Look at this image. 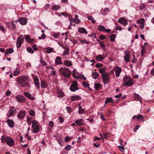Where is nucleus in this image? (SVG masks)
<instances>
[{"label":"nucleus","instance_id":"nucleus-49","mask_svg":"<svg viewBox=\"0 0 154 154\" xmlns=\"http://www.w3.org/2000/svg\"><path fill=\"white\" fill-rule=\"evenodd\" d=\"M60 8V7L59 5H55L52 7V9L54 10H55L58 9Z\"/></svg>","mask_w":154,"mask_h":154},{"label":"nucleus","instance_id":"nucleus-30","mask_svg":"<svg viewBox=\"0 0 154 154\" xmlns=\"http://www.w3.org/2000/svg\"><path fill=\"white\" fill-rule=\"evenodd\" d=\"M14 52V50L12 48H9L6 50L5 52V55L11 54Z\"/></svg>","mask_w":154,"mask_h":154},{"label":"nucleus","instance_id":"nucleus-7","mask_svg":"<svg viewBox=\"0 0 154 154\" xmlns=\"http://www.w3.org/2000/svg\"><path fill=\"white\" fill-rule=\"evenodd\" d=\"M109 75L108 73H106L102 75L103 82L104 84H106L109 81Z\"/></svg>","mask_w":154,"mask_h":154},{"label":"nucleus","instance_id":"nucleus-10","mask_svg":"<svg viewBox=\"0 0 154 154\" xmlns=\"http://www.w3.org/2000/svg\"><path fill=\"white\" fill-rule=\"evenodd\" d=\"M24 40V38L22 36H20L17 38L16 45L18 48H20V47Z\"/></svg>","mask_w":154,"mask_h":154},{"label":"nucleus","instance_id":"nucleus-14","mask_svg":"<svg viewBox=\"0 0 154 154\" xmlns=\"http://www.w3.org/2000/svg\"><path fill=\"white\" fill-rule=\"evenodd\" d=\"M106 57L107 55L105 56L104 54L102 55L100 54L96 56L95 59L97 61L101 62L103 61Z\"/></svg>","mask_w":154,"mask_h":154},{"label":"nucleus","instance_id":"nucleus-63","mask_svg":"<svg viewBox=\"0 0 154 154\" xmlns=\"http://www.w3.org/2000/svg\"><path fill=\"white\" fill-rule=\"evenodd\" d=\"M66 109L67 111V112H69L70 113L72 111V109L71 108L69 107V106H67L66 107Z\"/></svg>","mask_w":154,"mask_h":154},{"label":"nucleus","instance_id":"nucleus-48","mask_svg":"<svg viewBox=\"0 0 154 154\" xmlns=\"http://www.w3.org/2000/svg\"><path fill=\"white\" fill-rule=\"evenodd\" d=\"M40 61L42 65L44 66H45L47 65V63L46 62L42 59V58L41 59Z\"/></svg>","mask_w":154,"mask_h":154},{"label":"nucleus","instance_id":"nucleus-8","mask_svg":"<svg viewBox=\"0 0 154 154\" xmlns=\"http://www.w3.org/2000/svg\"><path fill=\"white\" fill-rule=\"evenodd\" d=\"M26 115L25 110L20 111L17 114L18 118L20 120H22L25 117Z\"/></svg>","mask_w":154,"mask_h":154},{"label":"nucleus","instance_id":"nucleus-45","mask_svg":"<svg viewBox=\"0 0 154 154\" xmlns=\"http://www.w3.org/2000/svg\"><path fill=\"white\" fill-rule=\"evenodd\" d=\"M9 26L13 29L16 28V26L13 21H12L10 23Z\"/></svg>","mask_w":154,"mask_h":154},{"label":"nucleus","instance_id":"nucleus-20","mask_svg":"<svg viewBox=\"0 0 154 154\" xmlns=\"http://www.w3.org/2000/svg\"><path fill=\"white\" fill-rule=\"evenodd\" d=\"M72 76L73 77L76 79H80V76L79 74V73L76 71L75 69H74L72 72Z\"/></svg>","mask_w":154,"mask_h":154},{"label":"nucleus","instance_id":"nucleus-35","mask_svg":"<svg viewBox=\"0 0 154 154\" xmlns=\"http://www.w3.org/2000/svg\"><path fill=\"white\" fill-rule=\"evenodd\" d=\"M99 76V74L98 73L94 72L92 73V78L94 79H97Z\"/></svg>","mask_w":154,"mask_h":154},{"label":"nucleus","instance_id":"nucleus-38","mask_svg":"<svg viewBox=\"0 0 154 154\" xmlns=\"http://www.w3.org/2000/svg\"><path fill=\"white\" fill-rule=\"evenodd\" d=\"M88 20H91V22L93 23H95V20L94 19L93 17L91 16H88L87 17Z\"/></svg>","mask_w":154,"mask_h":154},{"label":"nucleus","instance_id":"nucleus-3","mask_svg":"<svg viewBox=\"0 0 154 154\" xmlns=\"http://www.w3.org/2000/svg\"><path fill=\"white\" fill-rule=\"evenodd\" d=\"M1 141L2 143H6L10 146H12L14 143V140L10 137L2 135L1 137Z\"/></svg>","mask_w":154,"mask_h":154},{"label":"nucleus","instance_id":"nucleus-58","mask_svg":"<svg viewBox=\"0 0 154 154\" xmlns=\"http://www.w3.org/2000/svg\"><path fill=\"white\" fill-rule=\"evenodd\" d=\"M80 42L81 43H86V44H88L89 43V42L86 41L85 39L81 40Z\"/></svg>","mask_w":154,"mask_h":154},{"label":"nucleus","instance_id":"nucleus-13","mask_svg":"<svg viewBox=\"0 0 154 154\" xmlns=\"http://www.w3.org/2000/svg\"><path fill=\"white\" fill-rule=\"evenodd\" d=\"M145 20L144 18H141L137 21V23L140 24V27L141 29L144 28Z\"/></svg>","mask_w":154,"mask_h":154},{"label":"nucleus","instance_id":"nucleus-4","mask_svg":"<svg viewBox=\"0 0 154 154\" xmlns=\"http://www.w3.org/2000/svg\"><path fill=\"white\" fill-rule=\"evenodd\" d=\"M123 80L125 86H131L133 84V80L129 76H124Z\"/></svg>","mask_w":154,"mask_h":154},{"label":"nucleus","instance_id":"nucleus-59","mask_svg":"<svg viewBox=\"0 0 154 154\" xmlns=\"http://www.w3.org/2000/svg\"><path fill=\"white\" fill-rule=\"evenodd\" d=\"M137 61V60L135 58V55H134L133 56V60L131 61L132 63H135Z\"/></svg>","mask_w":154,"mask_h":154},{"label":"nucleus","instance_id":"nucleus-50","mask_svg":"<svg viewBox=\"0 0 154 154\" xmlns=\"http://www.w3.org/2000/svg\"><path fill=\"white\" fill-rule=\"evenodd\" d=\"M71 147V145H68L66 146L65 148V149L67 151H69Z\"/></svg>","mask_w":154,"mask_h":154},{"label":"nucleus","instance_id":"nucleus-33","mask_svg":"<svg viewBox=\"0 0 154 154\" xmlns=\"http://www.w3.org/2000/svg\"><path fill=\"white\" fill-rule=\"evenodd\" d=\"M137 118L139 121L143 122L144 121V119L143 116L142 115H138L137 117Z\"/></svg>","mask_w":154,"mask_h":154},{"label":"nucleus","instance_id":"nucleus-53","mask_svg":"<svg viewBox=\"0 0 154 154\" xmlns=\"http://www.w3.org/2000/svg\"><path fill=\"white\" fill-rule=\"evenodd\" d=\"M58 93L61 97H63L64 96V93L62 91H60Z\"/></svg>","mask_w":154,"mask_h":154},{"label":"nucleus","instance_id":"nucleus-60","mask_svg":"<svg viewBox=\"0 0 154 154\" xmlns=\"http://www.w3.org/2000/svg\"><path fill=\"white\" fill-rule=\"evenodd\" d=\"M0 30L2 31L4 33H5L6 30L5 29L4 27L3 26H0Z\"/></svg>","mask_w":154,"mask_h":154},{"label":"nucleus","instance_id":"nucleus-41","mask_svg":"<svg viewBox=\"0 0 154 154\" xmlns=\"http://www.w3.org/2000/svg\"><path fill=\"white\" fill-rule=\"evenodd\" d=\"M47 86L46 82L43 81H41V86L42 88H45Z\"/></svg>","mask_w":154,"mask_h":154},{"label":"nucleus","instance_id":"nucleus-46","mask_svg":"<svg viewBox=\"0 0 154 154\" xmlns=\"http://www.w3.org/2000/svg\"><path fill=\"white\" fill-rule=\"evenodd\" d=\"M57 142L60 146H62L63 145V140L61 138H59L58 139Z\"/></svg>","mask_w":154,"mask_h":154},{"label":"nucleus","instance_id":"nucleus-21","mask_svg":"<svg viewBox=\"0 0 154 154\" xmlns=\"http://www.w3.org/2000/svg\"><path fill=\"white\" fill-rule=\"evenodd\" d=\"M23 94L27 98L30 99L32 100H34L35 99V97L33 95H32L27 92H24Z\"/></svg>","mask_w":154,"mask_h":154},{"label":"nucleus","instance_id":"nucleus-57","mask_svg":"<svg viewBox=\"0 0 154 154\" xmlns=\"http://www.w3.org/2000/svg\"><path fill=\"white\" fill-rule=\"evenodd\" d=\"M58 119H59V122L60 123H62L63 122L64 119L62 117L60 116H59L58 117Z\"/></svg>","mask_w":154,"mask_h":154},{"label":"nucleus","instance_id":"nucleus-25","mask_svg":"<svg viewBox=\"0 0 154 154\" xmlns=\"http://www.w3.org/2000/svg\"><path fill=\"white\" fill-rule=\"evenodd\" d=\"M64 48V51L63 52V54H62V56L67 55L69 52V48L68 47H65Z\"/></svg>","mask_w":154,"mask_h":154},{"label":"nucleus","instance_id":"nucleus-2","mask_svg":"<svg viewBox=\"0 0 154 154\" xmlns=\"http://www.w3.org/2000/svg\"><path fill=\"white\" fill-rule=\"evenodd\" d=\"M59 73L60 75L66 78H69L70 77L71 72L68 68L62 67L59 69Z\"/></svg>","mask_w":154,"mask_h":154},{"label":"nucleus","instance_id":"nucleus-24","mask_svg":"<svg viewBox=\"0 0 154 154\" xmlns=\"http://www.w3.org/2000/svg\"><path fill=\"white\" fill-rule=\"evenodd\" d=\"M63 64L65 66L69 67L72 65V64L71 61L66 60L63 62Z\"/></svg>","mask_w":154,"mask_h":154},{"label":"nucleus","instance_id":"nucleus-16","mask_svg":"<svg viewBox=\"0 0 154 154\" xmlns=\"http://www.w3.org/2000/svg\"><path fill=\"white\" fill-rule=\"evenodd\" d=\"M125 56L124 57L125 60L126 62L130 61V52L128 51H125L124 52Z\"/></svg>","mask_w":154,"mask_h":154},{"label":"nucleus","instance_id":"nucleus-23","mask_svg":"<svg viewBox=\"0 0 154 154\" xmlns=\"http://www.w3.org/2000/svg\"><path fill=\"white\" fill-rule=\"evenodd\" d=\"M81 98L78 95H74L71 97V100L72 101L79 100L81 99Z\"/></svg>","mask_w":154,"mask_h":154},{"label":"nucleus","instance_id":"nucleus-44","mask_svg":"<svg viewBox=\"0 0 154 154\" xmlns=\"http://www.w3.org/2000/svg\"><path fill=\"white\" fill-rule=\"evenodd\" d=\"M27 51L31 54H33L34 53V51L30 47H28L27 48Z\"/></svg>","mask_w":154,"mask_h":154},{"label":"nucleus","instance_id":"nucleus-5","mask_svg":"<svg viewBox=\"0 0 154 154\" xmlns=\"http://www.w3.org/2000/svg\"><path fill=\"white\" fill-rule=\"evenodd\" d=\"M32 132L36 133H38L39 130V126L38 122L36 120H33L32 122Z\"/></svg>","mask_w":154,"mask_h":154},{"label":"nucleus","instance_id":"nucleus-51","mask_svg":"<svg viewBox=\"0 0 154 154\" xmlns=\"http://www.w3.org/2000/svg\"><path fill=\"white\" fill-rule=\"evenodd\" d=\"M60 35L59 33H54L52 34V36L55 38H57Z\"/></svg>","mask_w":154,"mask_h":154},{"label":"nucleus","instance_id":"nucleus-12","mask_svg":"<svg viewBox=\"0 0 154 154\" xmlns=\"http://www.w3.org/2000/svg\"><path fill=\"white\" fill-rule=\"evenodd\" d=\"M17 21L22 25H26L27 23V19L24 17H21L19 18L18 20L15 21V22H17Z\"/></svg>","mask_w":154,"mask_h":154},{"label":"nucleus","instance_id":"nucleus-17","mask_svg":"<svg viewBox=\"0 0 154 154\" xmlns=\"http://www.w3.org/2000/svg\"><path fill=\"white\" fill-rule=\"evenodd\" d=\"M116 71V75L117 77L119 76L120 74L122 72V69L119 66H117L114 68Z\"/></svg>","mask_w":154,"mask_h":154},{"label":"nucleus","instance_id":"nucleus-34","mask_svg":"<svg viewBox=\"0 0 154 154\" xmlns=\"http://www.w3.org/2000/svg\"><path fill=\"white\" fill-rule=\"evenodd\" d=\"M20 72V69H19L17 68L13 72V74L14 76H16L17 75L19 74Z\"/></svg>","mask_w":154,"mask_h":154},{"label":"nucleus","instance_id":"nucleus-31","mask_svg":"<svg viewBox=\"0 0 154 154\" xmlns=\"http://www.w3.org/2000/svg\"><path fill=\"white\" fill-rule=\"evenodd\" d=\"M83 120L82 119L76 120L75 121L76 124L79 125H83V122L82 121Z\"/></svg>","mask_w":154,"mask_h":154},{"label":"nucleus","instance_id":"nucleus-22","mask_svg":"<svg viewBox=\"0 0 154 154\" xmlns=\"http://www.w3.org/2000/svg\"><path fill=\"white\" fill-rule=\"evenodd\" d=\"M7 122L8 126L11 128H12L14 126V121L11 119H8Z\"/></svg>","mask_w":154,"mask_h":154},{"label":"nucleus","instance_id":"nucleus-55","mask_svg":"<svg viewBox=\"0 0 154 154\" xmlns=\"http://www.w3.org/2000/svg\"><path fill=\"white\" fill-rule=\"evenodd\" d=\"M145 7V5L143 4L140 5L139 6V9L141 11Z\"/></svg>","mask_w":154,"mask_h":154},{"label":"nucleus","instance_id":"nucleus-62","mask_svg":"<svg viewBox=\"0 0 154 154\" xmlns=\"http://www.w3.org/2000/svg\"><path fill=\"white\" fill-rule=\"evenodd\" d=\"M103 65L100 63H98L96 64L95 66L97 68H99L103 66Z\"/></svg>","mask_w":154,"mask_h":154},{"label":"nucleus","instance_id":"nucleus-26","mask_svg":"<svg viewBox=\"0 0 154 154\" xmlns=\"http://www.w3.org/2000/svg\"><path fill=\"white\" fill-rule=\"evenodd\" d=\"M113 100L112 97H108L106 99L105 103L106 104L108 103H113Z\"/></svg>","mask_w":154,"mask_h":154},{"label":"nucleus","instance_id":"nucleus-6","mask_svg":"<svg viewBox=\"0 0 154 154\" xmlns=\"http://www.w3.org/2000/svg\"><path fill=\"white\" fill-rule=\"evenodd\" d=\"M78 82L77 81L73 82L69 88L70 90L72 92H75L79 89L78 87Z\"/></svg>","mask_w":154,"mask_h":154},{"label":"nucleus","instance_id":"nucleus-32","mask_svg":"<svg viewBox=\"0 0 154 154\" xmlns=\"http://www.w3.org/2000/svg\"><path fill=\"white\" fill-rule=\"evenodd\" d=\"M107 69L106 67H105V68H103L101 69H99V71L100 73L102 74V75L103 74L106 73H107L105 72V70Z\"/></svg>","mask_w":154,"mask_h":154},{"label":"nucleus","instance_id":"nucleus-61","mask_svg":"<svg viewBox=\"0 0 154 154\" xmlns=\"http://www.w3.org/2000/svg\"><path fill=\"white\" fill-rule=\"evenodd\" d=\"M61 14H62V15L63 16H70V15L69 14H68L67 13H64V12H61L60 13Z\"/></svg>","mask_w":154,"mask_h":154},{"label":"nucleus","instance_id":"nucleus-40","mask_svg":"<svg viewBox=\"0 0 154 154\" xmlns=\"http://www.w3.org/2000/svg\"><path fill=\"white\" fill-rule=\"evenodd\" d=\"M118 149L121 152H124L125 150L124 146L123 145L121 144V145L119 146H118Z\"/></svg>","mask_w":154,"mask_h":154},{"label":"nucleus","instance_id":"nucleus-54","mask_svg":"<svg viewBox=\"0 0 154 154\" xmlns=\"http://www.w3.org/2000/svg\"><path fill=\"white\" fill-rule=\"evenodd\" d=\"M145 52V50L144 48H142L140 54L141 56H143Z\"/></svg>","mask_w":154,"mask_h":154},{"label":"nucleus","instance_id":"nucleus-19","mask_svg":"<svg viewBox=\"0 0 154 154\" xmlns=\"http://www.w3.org/2000/svg\"><path fill=\"white\" fill-rule=\"evenodd\" d=\"M118 22L124 26H126L128 24V22L123 17L119 18L118 20Z\"/></svg>","mask_w":154,"mask_h":154},{"label":"nucleus","instance_id":"nucleus-42","mask_svg":"<svg viewBox=\"0 0 154 154\" xmlns=\"http://www.w3.org/2000/svg\"><path fill=\"white\" fill-rule=\"evenodd\" d=\"M29 115L32 116H33L35 115V111L33 109H30L29 112Z\"/></svg>","mask_w":154,"mask_h":154},{"label":"nucleus","instance_id":"nucleus-43","mask_svg":"<svg viewBox=\"0 0 154 154\" xmlns=\"http://www.w3.org/2000/svg\"><path fill=\"white\" fill-rule=\"evenodd\" d=\"M49 68L51 69V70H50L51 75H55V71L54 70V69L52 68H51V67H49Z\"/></svg>","mask_w":154,"mask_h":154},{"label":"nucleus","instance_id":"nucleus-15","mask_svg":"<svg viewBox=\"0 0 154 154\" xmlns=\"http://www.w3.org/2000/svg\"><path fill=\"white\" fill-rule=\"evenodd\" d=\"M98 29L100 31L102 32L105 31L106 32H109L111 31V30L109 29H106L104 26L101 25L98 26Z\"/></svg>","mask_w":154,"mask_h":154},{"label":"nucleus","instance_id":"nucleus-36","mask_svg":"<svg viewBox=\"0 0 154 154\" xmlns=\"http://www.w3.org/2000/svg\"><path fill=\"white\" fill-rule=\"evenodd\" d=\"M101 85L99 83H95L94 84V88L96 90H98L100 89L101 87Z\"/></svg>","mask_w":154,"mask_h":154},{"label":"nucleus","instance_id":"nucleus-27","mask_svg":"<svg viewBox=\"0 0 154 154\" xmlns=\"http://www.w3.org/2000/svg\"><path fill=\"white\" fill-rule=\"evenodd\" d=\"M55 63L56 64H61L62 63L61 58L60 57H57L55 59Z\"/></svg>","mask_w":154,"mask_h":154},{"label":"nucleus","instance_id":"nucleus-64","mask_svg":"<svg viewBox=\"0 0 154 154\" xmlns=\"http://www.w3.org/2000/svg\"><path fill=\"white\" fill-rule=\"evenodd\" d=\"M54 122L51 121H50L49 122V125L53 127L54 126Z\"/></svg>","mask_w":154,"mask_h":154},{"label":"nucleus","instance_id":"nucleus-29","mask_svg":"<svg viewBox=\"0 0 154 154\" xmlns=\"http://www.w3.org/2000/svg\"><path fill=\"white\" fill-rule=\"evenodd\" d=\"M78 30L79 32L82 33H85L87 34V33L86 29L84 27L79 28Z\"/></svg>","mask_w":154,"mask_h":154},{"label":"nucleus","instance_id":"nucleus-18","mask_svg":"<svg viewBox=\"0 0 154 154\" xmlns=\"http://www.w3.org/2000/svg\"><path fill=\"white\" fill-rule=\"evenodd\" d=\"M34 82L35 87L38 89L40 88V83L38 78L37 76H36L34 78Z\"/></svg>","mask_w":154,"mask_h":154},{"label":"nucleus","instance_id":"nucleus-1","mask_svg":"<svg viewBox=\"0 0 154 154\" xmlns=\"http://www.w3.org/2000/svg\"><path fill=\"white\" fill-rule=\"evenodd\" d=\"M17 82L19 85L23 87L29 88V78L27 75H23L19 77L17 79Z\"/></svg>","mask_w":154,"mask_h":154},{"label":"nucleus","instance_id":"nucleus-9","mask_svg":"<svg viewBox=\"0 0 154 154\" xmlns=\"http://www.w3.org/2000/svg\"><path fill=\"white\" fill-rule=\"evenodd\" d=\"M9 108L8 112L6 115L8 117L14 116L15 114V112L16 110V109H14V106L10 107Z\"/></svg>","mask_w":154,"mask_h":154},{"label":"nucleus","instance_id":"nucleus-37","mask_svg":"<svg viewBox=\"0 0 154 154\" xmlns=\"http://www.w3.org/2000/svg\"><path fill=\"white\" fill-rule=\"evenodd\" d=\"M116 36V35L115 34H112L111 35L110 38L111 41L112 42H114Z\"/></svg>","mask_w":154,"mask_h":154},{"label":"nucleus","instance_id":"nucleus-11","mask_svg":"<svg viewBox=\"0 0 154 154\" xmlns=\"http://www.w3.org/2000/svg\"><path fill=\"white\" fill-rule=\"evenodd\" d=\"M15 99L17 102L19 103H23L25 100L26 98L23 95H17L15 97Z\"/></svg>","mask_w":154,"mask_h":154},{"label":"nucleus","instance_id":"nucleus-28","mask_svg":"<svg viewBox=\"0 0 154 154\" xmlns=\"http://www.w3.org/2000/svg\"><path fill=\"white\" fill-rule=\"evenodd\" d=\"M134 94H135L134 96L135 100L137 101H139L141 102L142 101V97L139 94H136L135 93H134Z\"/></svg>","mask_w":154,"mask_h":154},{"label":"nucleus","instance_id":"nucleus-47","mask_svg":"<svg viewBox=\"0 0 154 154\" xmlns=\"http://www.w3.org/2000/svg\"><path fill=\"white\" fill-rule=\"evenodd\" d=\"M32 121V118L31 117H29L27 118V122L28 125H30L31 124Z\"/></svg>","mask_w":154,"mask_h":154},{"label":"nucleus","instance_id":"nucleus-39","mask_svg":"<svg viewBox=\"0 0 154 154\" xmlns=\"http://www.w3.org/2000/svg\"><path fill=\"white\" fill-rule=\"evenodd\" d=\"M82 85L85 88H88L90 90H91V89L89 88V86L88 83L86 82H84L82 83Z\"/></svg>","mask_w":154,"mask_h":154},{"label":"nucleus","instance_id":"nucleus-56","mask_svg":"<svg viewBox=\"0 0 154 154\" xmlns=\"http://www.w3.org/2000/svg\"><path fill=\"white\" fill-rule=\"evenodd\" d=\"M25 39H26V41H27V42L31 38H30L31 37L29 35H25Z\"/></svg>","mask_w":154,"mask_h":154},{"label":"nucleus","instance_id":"nucleus-52","mask_svg":"<svg viewBox=\"0 0 154 154\" xmlns=\"http://www.w3.org/2000/svg\"><path fill=\"white\" fill-rule=\"evenodd\" d=\"M71 137H70L69 136H67L65 137V141L66 142H68L69 140H70L71 139Z\"/></svg>","mask_w":154,"mask_h":154}]
</instances>
